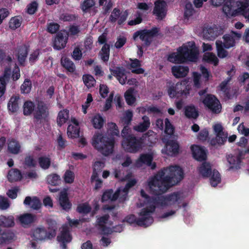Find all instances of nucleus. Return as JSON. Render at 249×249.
I'll list each match as a JSON object with an SVG mask.
<instances>
[{
  "mask_svg": "<svg viewBox=\"0 0 249 249\" xmlns=\"http://www.w3.org/2000/svg\"><path fill=\"white\" fill-rule=\"evenodd\" d=\"M183 178V173L179 166H170L161 170L149 178L147 184L152 193L160 195L165 192L170 186L178 183Z\"/></svg>",
  "mask_w": 249,
  "mask_h": 249,
  "instance_id": "nucleus-1",
  "label": "nucleus"
},
{
  "mask_svg": "<svg viewBox=\"0 0 249 249\" xmlns=\"http://www.w3.org/2000/svg\"><path fill=\"white\" fill-rule=\"evenodd\" d=\"M141 195L142 198L146 200L145 205L149 206L151 209L154 207H161L162 208H171V210L164 213L161 218H166L173 216L181 207V204L183 199L181 193L174 192L165 196H157L154 198H150L143 190L141 191Z\"/></svg>",
  "mask_w": 249,
  "mask_h": 249,
  "instance_id": "nucleus-2",
  "label": "nucleus"
},
{
  "mask_svg": "<svg viewBox=\"0 0 249 249\" xmlns=\"http://www.w3.org/2000/svg\"><path fill=\"white\" fill-rule=\"evenodd\" d=\"M107 133L112 136L107 137L99 132L95 133L92 139V145L105 156H108L113 151L114 140L113 136L119 135V131L115 123L107 124Z\"/></svg>",
  "mask_w": 249,
  "mask_h": 249,
  "instance_id": "nucleus-3",
  "label": "nucleus"
},
{
  "mask_svg": "<svg viewBox=\"0 0 249 249\" xmlns=\"http://www.w3.org/2000/svg\"><path fill=\"white\" fill-rule=\"evenodd\" d=\"M198 54V49L194 42H189L178 49L177 52L169 55L168 60L173 63H182L187 61H196Z\"/></svg>",
  "mask_w": 249,
  "mask_h": 249,
  "instance_id": "nucleus-4",
  "label": "nucleus"
},
{
  "mask_svg": "<svg viewBox=\"0 0 249 249\" xmlns=\"http://www.w3.org/2000/svg\"><path fill=\"white\" fill-rule=\"evenodd\" d=\"M141 201L143 203H140L139 207H145L142 209L139 213V217L136 218L134 215H130L125 217V220L130 224L136 223L137 225L140 226L147 227L150 225L153 222V219L152 217V214L154 212V208L151 207V209L149 206L146 205V200L142 197Z\"/></svg>",
  "mask_w": 249,
  "mask_h": 249,
  "instance_id": "nucleus-5",
  "label": "nucleus"
},
{
  "mask_svg": "<svg viewBox=\"0 0 249 249\" xmlns=\"http://www.w3.org/2000/svg\"><path fill=\"white\" fill-rule=\"evenodd\" d=\"M142 141L141 139L133 135H129L124 140L122 145L125 151L135 153L142 148Z\"/></svg>",
  "mask_w": 249,
  "mask_h": 249,
  "instance_id": "nucleus-6",
  "label": "nucleus"
},
{
  "mask_svg": "<svg viewBox=\"0 0 249 249\" xmlns=\"http://www.w3.org/2000/svg\"><path fill=\"white\" fill-rule=\"evenodd\" d=\"M159 29L153 28L151 30H143L136 32L133 36L134 40H136L138 37L144 42L145 45H149L152 42L154 37L158 35Z\"/></svg>",
  "mask_w": 249,
  "mask_h": 249,
  "instance_id": "nucleus-7",
  "label": "nucleus"
},
{
  "mask_svg": "<svg viewBox=\"0 0 249 249\" xmlns=\"http://www.w3.org/2000/svg\"><path fill=\"white\" fill-rule=\"evenodd\" d=\"M213 129L216 135V137L215 140H211V143L214 145L216 144H223L226 141L228 135L223 131V128L221 124H215L213 125Z\"/></svg>",
  "mask_w": 249,
  "mask_h": 249,
  "instance_id": "nucleus-8",
  "label": "nucleus"
},
{
  "mask_svg": "<svg viewBox=\"0 0 249 249\" xmlns=\"http://www.w3.org/2000/svg\"><path fill=\"white\" fill-rule=\"evenodd\" d=\"M203 104L213 113H219L221 110V105L215 96L207 95L203 100Z\"/></svg>",
  "mask_w": 249,
  "mask_h": 249,
  "instance_id": "nucleus-9",
  "label": "nucleus"
},
{
  "mask_svg": "<svg viewBox=\"0 0 249 249\" xmlns=\"http://www.w3.org/2000/svg\"><path fill=\"white\" fill-rule=\"evenodd\" d=\"M185 89H186L185 81H182L170 86L168 90V93L171 98L178 97L183 95L186 96L188 92H186Z\"/></svg>",
  "mask_w": 249,
  "mask_h": 249,
  "instance_id": "nucleus-10",
  "label": "nucleus"
},
{
  "mask_svg": "<svg viewBox=\"0 0 249 249\" xmlns=\"http://www.w3.org/2000/svg\"><path fill=\"white\" fill-rule=\"evenodd\" d=\"M136 180L135 179H131L128 181L124 187H120L115 193L114 199H119L120 202H123L125 200L127 197V193L129 188L134 186L136 183Z\"/></svg>",
  "mask_w": 249,
  "mask_h": 249,
  "instance_id": "nucleus-11",
  "label": "nucleus"
},
{
  "mask_svg": "<svg viewBox=\"0 0 249 249\" xmlns=\"http://www.w3.org/2000/svg\"><path fill=\"white\" fill-rule=\"evenodd\" d=\"M242 36V34L239 32L231 31L230 33L225 35L223 36L224 42L223 45L226 49H229L233 47L236 42Z\"/></svg>",
  "mask_w": 249,
  "mask_h": 249,
  "instance_id": "nucleus-12",
  "label": "nucleus"
},
{
  "mask_svg": "<svg viewBox=\"0 0 249 249\" xmlns=\"http://www.w3.org/2000/svg\"><path fill=\"white\" fill-rule=\"evenodd\" d=\"M166 6V3L164 1L159 0L155 2L153 13L158 19H162L165 17L167 11Z\"/></svg>",
  "mask_w": 249,
  "mask_h": 249,
  "instance_id": "nucleus-13",
  "label": "nucleus"
},
{
  "mask_svg": "<svg viewBox=\"0 0 249 249\" xmlns=\"http://www.w3.org/2000/svg\"><path fill=\"white\" fill-rule=\"evenodd\" d=\"M68 38V34L66 31L59 33L55 37L53 47L56 50H60L64 48L66 45Z\"/></svg>",
  "mask_w": 249,
  "mask_h": 249,
  "instance_id": "nucleus-14",
  "label": "nucleus"
},
{
  "mask_svg": "<svg viewBox=\"0 0 249 249\" xmlns=\"http://www.w3.org/2000/svg\"><path fill=\"white\" fill-rule=\"evenodd\" d=\"M239 1H227L223 7V11L227 17L235 16L238 15L237 3Z\"/></svg>",
  "mask_w": 249,
  "mask_h": 249,
  "instance_id": "nucleus-15",
  "label": "nucleus"
},
{
  "mask_svg": "<svg viewBox=\"0 0 249 249\" xmlns=\"http://www.w3.org/2000/svg\"><path fill=\"white\" fill-rule=\"evenodd\" d=\"M57 240L62 243L61 248L63 249H66L65 243H69L71 240L69 228L67 226H64L62 227L60 233L57 236Z\"/></svg>",
  "mask_w": 249,
  "mask_h": 249,
  "instance_id": "nucleus-16",
  "label": "nucleus"
},
{
  "mask_svg": "<svg viewBox=\"0 0 249 249\" xmlns=\"http://www.w3.org/2000/svg\"><path fill=\"white\" fill-rule=\"evenodd\" d=\"M109 215L106 214L97 218V222L104 234H109L112 231L111 229L108 226L112 225V223L108 221Z\"/></svg>",
  "mask_w": 249,
  "mask_h": 249,
  "instance_id": "nucleus-17",
  "label": "nucleus"
},
{
  "mask_svg": "<svg viewBox=\"0 0 249 249\" xmlns=\"http://www.w3.org/2000/svg\"><path fill=\"white\" fill-rule=\"evenodd\" d=\"M162 140L165 142L164 139H163ZM178 144L177 142L169 141L166 142L165 146L162 149V152L169 156H173L178 153Z\"/></svg>",
  "mask_w": 249,
  "mask_h": 249,
  "instance_id": "nucleus-18",
  "label": "nucleus"
},
{
  "mask_svg": "<svg viewBox=\"0 0 249 249\" xmlns=\"http://www.w3.org/2000/svg\"><path fill=\"white\" fill-rule=\"evenodd\" d=\"M48 108L47 106L42 102H39L37 107L35 109L34 116L36 119H42L48 115Z\"/></svg>",
  "mask_w": 249,
  "mask_h": 249,
  "instance_id": "nucleus-19",
  "label": "nucleus"
},
{
  "mask_svg": "<svg viewBox=\"0 0 249 249\" xmlns=\"http://www.w3.org/2000/svg\"><path fill=\"white\" fill-rule=\"evenodd\" d=\"M71 124L68 127L67 135L69 138H75L79 136V124L74 118H71Z\"/></svg>",
  "mask_w": 249,
  "mask_h": 249,
  "instance_id": "nucleus-20",
  "label": "nucleus"
},
{
  "mask_svg": "<svg viewBox=\"0 0 249 249\" xmlns=\"http://www.w3.org/2000/svg\"><path fill=\"white\" fill-rule=\"evenodd\" d=\"M203 37L206 39L213 40L221 34L215 26H206L203 30Z\"/></svg>",
  "mask_w": 249,
  "mask_h": 249,
  "instance_id": "nucleus-21",
  "label": "nucleus"
},
{
  "mask_svg": "<svg viewBox=\"0 0 249 249\" xmlns=\"http://www.w3.org/2000/svg\"><path fill=\"white\" fill-rule=\"evenodd\" d=\"M127 16L128 13L126 11L121 13L119 10L115 8L112 12L109 19L112 22L118 20V24H121L126 20Z\"/></svg>",
  "mask_w": 249,
  "mask_h": 249,
  "instance_id": "nucleus-22",
  "label": "nucleus"
},
{
  "mask_svg": "<svg viewBox=\"0 0 249 249\" xmlns=\"http://www.w3.org/2000/svg\"><path fill=\"white\" fill-rule=\"evenodd\" d=\"M156 124L157 127L161 130H163L164 126L165 127L164 132L168 135H172L173 134L174 128L173 126L170 122L168 119H165L164 121V125L163 121L161 119H158L156 121Z\"/></svg>",
  "mask_w": 249,
  "mask_h": 249,
  "instance_id": "nucleus-23",
  "label": "nucleus"
},
{
  "mask_svg": "<svg viewBox=\"0 0 249 249\" xmlns=\"http://www.w3.org/2000/svg\"><path fill=\"white\" fill-rule=\"evenodd\" d=\"M153 159L152 153L142 154L138 159L135 162V165L138 167H141L144 165H150Z\"/></svg>",
  "mask_w": 249,
  "mask_h": 249,
  "instance_id": "nucleus-24",
  "label": "nucleus"
},
{
  "mask_svg": "<svg viewBox=\"0 0 249 249\" xmlns=\"http://www.w3.org/2000/svg\"><path fill=\"white\" fill-rule=\"evenodd\" d=\"M191 150L193 157L196 160L201 161L206 159V153L203 147L198 145H194L192 146Z\"/></svg>",
  "mask_w": 249,
  "mask_h": 249,
  "instance_id": "nucleus-25",
  "label": "nucleus"
},
{
  "mask_svg": "<svg viewBox=\"0 0 249 249\" xmlns=\"http://www.w3.org/2000/svg\"><path fill=\"white\" fill-rule=\"evenodd\" d=\"M10 74V69L6 68L4 70L3 75L0 77V98L5 93L6 83L9 79Z\"/></svg>",
  "mask_w": 249,
  "mask_h": 249,
  "instance_id": "nucleus-26",
  "label": "nucleus"
},
{
  "mask_svg": "<svg viewBox=\"0 0 249 249\" xmlns=\"http://www.w3.org/2000/svg\"><path fill=\"white\" fill-rule=\"evenodd\" d=\"M189 68L187 66L177 65L172 68V72L176 78H181L187 75Z\"/></svg>",
  "mask_w": 249,
  "mask_h": 249,
  "instance_id": "nucleus-27",
  "label": "nucleus"
},
{
  "mask_svg": "<svg viewBox=\"0 0 249 249\" xmlns=\"http://www.w3.org/2000/svg\"><path fill=\"white\" fill-rule=\"evenodd\" d=\"M58 201L63 210L68 211L71 209V204L69 200L68 194L66 191H63L60 193Z\"/></svg>",
  "mask_w": 249,
  "mask_h": 249,
  "instance_id": "nucleus-28",
  "label": "nucleus"
},
{
  "mask_svg": "<svg viewBox=\"0 0 249 249\" xmlns=\"http://www.w3.org/2000/svg\"><path fill=\"white\" fill-rule=\"evenodd\" d=\"M229 163V170L237 169L240 167L241 160L239 155H229L227 158Z\"/></svg>",
  "mask_w": 249,
  "mask_h": 249,
  "instance_id": "nucleus-29",
  "label": "nucleus"
},
{
  "mask_svg": "<svg viewBox=\"0 0 249 249\" xmlns=\"http://www.w3.org/2000/svg\"><path fill=\"white\" fill-rule=\"evenodd\" d=\"M238 6V15L243 16L247 21L249 22V4L239 1L237 3Z\"/></svg>",
  "mask_w": 249,
  "mask_h": 249,
  "instance_id": "nucleus-30",
  "label": "nucleus"
},
{
  "mask_svg": "<svg viewBox=\"0 0 249 249\" xmlns=\"http://www.w3.org/2000/svg\"><path fill=\"white\" fill-rule=\"evenodd\" d=\"M28 51V48L25 45L20 46L18 49L17 56L20 64H23L24 63L27 57Z\"/></svg>",
  "mask_w": 249,
  "mask_h": 249,
  "instance_id": "nucleus-31",
  "label": "nucleus"
},
{
  "mask_svg": "<svg viewBox=\"0 0 249 249\" xmlns=\"http://www.w3.org/2000/svg\"><path fill=\"white\" fill-rule=\"evenodd\" d=\"M142 119L143 120L142 123L133 127V129L137 132H143L146 131L150 126V121L149 118L146 116H144Z\"/></svg>",
  "mask_w": 249,
  "mask_h": 249,
  "instance_id": "nucleus-32",
  "label": "nucleus"
},
{
  "mask_svg": "<svg viewBox=\"0 0 249 249\" xmlns=\"http://www.w3.org/2000/svg\"><path fill=\"white\" fill-rule=\"evenodd\" d=\"M8 150L11 153L17 154L20 150V145L16 140L11 139H9L7 142Z\"/></svg>",
  "mask_w": 249,
  "mask_h": 249,
  "instance_id": "nucleus-33",
  "label": "nucleus"
},
{
  "mask_svg": "<svg viewBox=\"0 0 249 249\" xmlns=\"http://www.w3.org/2000/svg\"><path fill=\"white\" fill-rule=\"evenodd\" d=\"M24 204L26 205H29L30 208L37 210L41 206V202L36 197L31 198L30 196H27L24 201Z\"/></svg>",
  "mask_w": 249,
  "mask_h": 249,
  "instance_id": "nucleus-34",
  "label": "nucleus"
},
{
  "mask_svg": "<svg viewBox=\"0 0 249 249\" xmlns=\"http://www.w3.org/2000/svg\"><path fill=\"white\" fill-rule=\"evenodd\" d=\"M61 63L68 71L72 73H76L75 65L69 59L63 57L61 60Z\"/></svg>",
  "mask_w": 249,
  "mask_h": 249,
  "instance_id": "nucleus-35",
  "label": "nucleus"
},
{
  "mask_svg": "<svg viewBox=\"0 0 249 249\" xmlns=\"http://www.w3.org/2000/svg\"><path fill=\"white\" fill-rule=\"evenodd\" d=\"M90 122L95 128L100 129L104 125V119L99 114H96L91 118Z\"/></svg>",
  "mask_w": 249,
  "mask_h": 249,
  "instance_id": "nucleus-36",
  "label": "nucleus"
},
{
  "mask_svg": "<svg viewBox=\"0 0 249 249\" xmlns=\"http://www.w3.org/2000/svg\"><path fill=\"white\" fill-rule=\"evenodd\" d=\"M19 96H13L10 99L8 103V108L9 111L12 112H16L18 109Z\"/></svg>",
  "mask_w": 249,
  "mask_h": 249,
  "instance_id": "nucleus-37",
  "label": "nucleus"
},
{
  "mask_svg": "<svg viewBox=\"0 0 249 249\" xmlns=\"http://www.w3.org/2000/svg\"><path fill=\"white\" fill-rule=\"evenodd\" d=\"M113 73L121 84L124 85L125 84L127 78V72L124 69L117 68L114 71Z\"/></svg>",
  "mask_w": 249,
  "mask_h": 249,
  "instance_id": "nucleus-38",
  "label": "nucleus"
},
{
  "mask_svg": "<svg viewBox=\"0 0 249 249\" xmlns=\"http://www.w3.org/2000/svg\"><path fill=\"white\" fill-rule=\"evenodd\" d=\"M32 237L36 240H41L48 237L47 232L43 228H38L34 230Z\"/></svg>",
  "mask_w": 249,
  "mask_h": 249,
  "instance_id": "nucleus-39",
  "label": "nucleus"
},
{
  "mask_svg": "<svg viewBox=\"0 0 249 249\" xmlns=\"http://www.w3.org/2000/svg\"><path fill=\"white\" fill-rule=\"evenodd\" d=\"M131 61L130 64V69L133 73L136 74H142L144 73V70L141 68V62L137 59H130Z\"/></svg>",
  "mask_w": 249,
  "mask_h": 249,
  "instance_id": "nucleus-40",
  "label": "nucleus"
},
{
  "mask_svg": "<svg viewBox=\"0 0 249 249\" xmlns=\"http://www.w3.org/2000/svg\"><path fill=\"white\" fill-rule=\"evenodd\" d=\"M217 54L220 58H224L229 55L228 52L224 49V46L221 40H217L215 42Z\"/></svg>",
  "mask_w": 249,
  "mask_h": 249,
  "instance_id": "nucleus-41",
  "label": "nucleus"
},
{
  "mask_svg": "<svg viewBox=\"0 0 249 249\" xmlns=\"http://www.w3.org/2000/svg\"><path fill=\"white\" fill-rule=\"evenodd\" d=\"M35 219V216L30 213H25L18 217L19 222L23 226L33 223Z\"/></svg>",
  "mask_w": 249,
  "mask_h": 249,
  "instance_id": "nucleus-42",
  "label": "nucleus"
},
{
  "mask_svg": "<svg viewBox=\"0 0 249 249\" xmlns=\"http://www.w3.org/2000/svg\"><path fill=\"white\" fill-rule=\"evenodd\" d=\"M69 118V111L68 110L64 109L61 110L57 116V123L59 126L62 125L66 123Z\"/></svg>",
  "mask_w": 249,
  "mask_h": 249,
  "instance_id": "nucleus-43",
  "label": "nucleus"
},
{
  "mask_svg": "<svg viewBox=\"0 0 249 249\" xmlns=\"http://www.w3.org/2000/svg\"><path fill=\"white\" fill-rule=\"evenodd\" d=\"M0 223L5 227H12L15 225L14 218L12 215L0 216Z\"/></svg>",
  "mask_w": 249,
  "mask_h": 249,
  "instance_id": "nucleus-44",
  "label": "nucleus"
},
{
  "mask_svg": "<svg viewBox=\"0 0 249 249\" xmlns=\"http://www.w3.org/2000/svg\"><path fill=\"white\" fill-rule=\"evenodd\" d=\"M203 61L213 64L214 66L218 65L219 60L215 54L212 53H206L203 57Z\"/></svg>",
  "mask_w": 249,
  "mask_h": 249,
  "instance_id": "nucleus-45",
  "label": "nucleus"
},
{
  "mask_svg": "<svg viewBox=\"0 0 249 249\" xmlns=\"http://www.w3.org/2000/svg\"><path fill=\"white\" fill-rule=\"evenodd\" d=\"M7 178L10 182L16 181L21 179V175L18 170L11 169L8 173Z\"/></svg>",
  "mask_w": 249,
  "mask_h": 249,
  "instance_id": "nucleus-46",
  "label": "nucleus"
},
{
  "mask_svg": "<svg viewBox=\"0 0 249 249\" xmlns=\"http://www.w3.org/2000/svg\"><path fill=\"white\" fill-rule=\"evenodd\" d=\"M185 114L189 118H196L198 116V112L193 106H188L185 107Z\"/></svg>",
  "mask_w": 249,
  "mask_h": 249,
  "instance_id": "nucleus-47",
  "label": "nucleus"
},
{
  "mask_svg": "<svg viewBox=\"0 0 249 249\" xmlns=\"http://www.w3.org/2000/svg\"><path fill=\"white\" fill-rule=\"evenodd\" d=\"M110 46L108 44H105L100 52L101 58L104 61L108 60L109 56Z\"/></svg>",
  "mask_w": 249,
  "mask_h": 249,
  "instance_id": "nucleus-48",
  "label": "nucleus"
},
{
  "mask_svg": "<svg viewBox=\"0 0 249 249\" xmlns=\"http://www.w3.org/2000/svg\"><path fill=\"white\" fill-rule=\"evenodd\" d=\"M94 0H85L80 5L82 10L85 12H88L95 5Z\"/></svg>",
  "mask_w": 249,
  "mask_h": 249,
  "instance_id": "nucleus-49",
  "label": "nucleus"
},
{
  "mask_svg": "<svg viewBox=\"0 0 249 249\" xmlns=\"http://www.w3.org/2000/svg\"><path fill=\"white\" fill-rule=\"evenodd\" d=\"M15 235L13 232L7 231L0 234V244H5L13 240Z\"/></svg>",
  "mask_w": 249,
  "mask_h": 249,
  "instance_id": "nucleus-50",
  "label": "nucleus"
},
{
  "mask_svg": "<svg viewBox=\"0 0 249 249\" xmlns=\"http://www.w3.org/2000/svg\"><path fill=\"white\" fill-rule=\"evenodd\" d=\"M60 177L56 174L49 175L47 177V182L48 184L55 186L58 185L60 182Z\"/></svg>",
  "mask_w": 249,
  "mask_h": 249,
  "instance_id": "nucleus-51",
  "label": "nucleus"
},
{
  "mask_svg": "<svg viewBox=\"0 0 249 249\" xmlns=\"http://www.w3.org/2000/svg\"><path fill=\"white\" fill-rule=\"evenodd\" d=\"M134 89L130 88L124 94V97L127 104L129 105H133L136 101V98L133 94Z\"/></svg>",
  "mask_w": 249,
  "mask_h": 249,
  "instance_id": "nucleus-52",
  "label": "nucleus"
},
{
  "mask_svg": "<svg viewBox=\"0 0 249 249\" xmlns=\"http://www.w3.org/2000/svg\"><path fill=\"white\" fill-rule=\"evenodd\" d=\"M199 173L204 177H208L211 172V166L209 163L204 162L199 168Z\"/></svg>",
  "mask_w": 249,
  "mask_h": 249,
  "instance_id": "nucleus-53",
  "label": "nucleus"
},
{
  "mask_svg": "<svg viewBox=\"0 0 249 249\" xmlns=\"http://www.w3.org/2000/svg\"><path fill=\"white\" fill-rule=\"evenodd\" d=\"M34 104L31 101H26L23 105V113L25 115H30L35 110Z\"/></svg>",
  "mask_w": 249,
  "mask_h": 249,
  "instance_id": "nucleus-54",
  "label": "nucleus"
},
{
  "mask_svg": "<svg viewBox=\"0 0 249 249\" xmlns=\"http://www.w3.org/2000/svg\"><path fill=\"white\" fill-rule=\"evenodd\" d=\"M221 181V177L219 172L213 170V175L210 178V183L212 186L215 187Z\"/></svg>",
  "mask_w": 249,
  "mask_h": 249,
  "instance_id": "nucleus-55",
  "label": "nucleus"
},
{
  "mask_svg": "<svg viewBox=\"0 0 249 249\" xmlns=\"http://www.w3.org/2000/svg\"><path fill=\"white\" fill-rule=\"evenodd\" d=\"M83 80L85 85L88 88L92 87L95 84V80L93 77L89 74H85L83 76Z\"/></svg>",
  "mask_w": 249,
  "mask_h": 249,
  "instance_id": "nucleus-56",
  "label": "nucleus"
},
{
  "mask_svg": "<svg viewBox=\"0 0 249 249\" xmlns=\"http://www.w3.org/2000/svg\"><path fill=\"white\" fill-rule=\"evenodd\" d=\"M238 80L241 83H247V85L245 86V90L248 91L249 90V73L244 72L241 74L238 77Z\"/></svg>",
  "mask_w": 249,
  "mask_h": 249,
  "instance_id": "nucleus-57",
  "label": "nucleus"
},
{
  "mask_svg": "<svg viewBox=\"0 0 249 249\" xmlns=\"http://www.w3.org/2000/svg\"><path fill=\"white\" fill-rule=\"evenodd\" d=\"M21 23V19L18 17L12 18L9 22V27L12 29H16L20 27Z\"/></svg>",
  "mask_w": 249,
  "mask_h": 249,
  "instance_id": "nucleus-58",
  "label": "nucleus"
},
{
  "mask_svg": "<svg viewBox=\"0 0 249 249\" xmlns=\"http://www.w3.org/2000/svg\"><path fill=\"white\" fill-rule=\"evenodd\" d=\"M38 162L40 167L44 169H48L51 163L50 159L46 157L39 158L38 159Z\"/></svg>",
  "mask_w": 249,
  "mask_h": 249,
  "instance_id": "nucleus-59",
  "label": "nucleus"
},
{
  "mask_svg": "<svg viewBox=\"0 0 249 249\" xmlns=\"http://www.w3.org/2000/svg\"><path fill=\"white\" fill-rule=\"evenodd\" d=\"M63 178L66 183H71L74 181V174L72 171L67 170L64 174Z\"/></svg>",
  "mask_w": 249,
  "mask_h": 249,
  "instance_id": "nucleus-60",
  "label": "nucleus"
},
{
  "mask_svg": "<svg viewBox=\"0 0 249 249\" xmlns=\"http://www.w3.org/2000/svg\"><path fill=\"white\" fill-rule=\"evenodd\" d=\"M91 180L92 182H95V189L97 190L101 188L102 181L99 178L98 176H97L96 172L92 174L91 177Z\"/></svg>",
  "mask_w": 249,
  "mask_h": 249,
  "instance_id": "nucleus-61",
  "label": "nucleus"
},
{
  "mask_svg": "<svg viewBox=\"0 0 249 249\" xmlns=\"http://www.w3.org/2000/svg\"><path fill=\"white\" fill-rule=\"evenodd\" d=\"M117 160H121L119 162V163L121 164L123 167H127L132 163L131 159L128 157H126L124 159V161H122V156L120 155H117L114 159L115 161H117Z\"/></svg>",
  "mask_w": 249,
  "mask_h": 249,
  "instance_id": "nucleus-62",
  "label": "nucleus"
},
{
  "mask_svg": "<svg viewBox=\"0 0 249 249\" xmlns=\"http://www.w3.org/2000/svg\"><path fill=\"white\" fill-rule=\"evenodd\" d=\"M114 196H115V193L113 194V191L111 190L107 191L104 193L102 197V201L104 202L107 201L108 200H115V199H114Z\"/></svg>",
  "mask_w": 249,
  "mask_h": 249,
  "instance_id": "nucleus-63",
  "label": "nucleus"
},
{
  "mask_svg": "<svg viewBox=\"0 0 249 249\" xmlns=\"http://www.w3.org/2000/svg\"><path fill=\"white\" fill-rule=\"evenodd\" d=\"M132 117V112L129 110H127L122 119V122L125 124L128 125L131 122Z\"/></svg>",
  "mask_w": 249,
  "mask_h": 249,
  "instance_id": "nucleus-64",
  "label": "nucleus"
}]
</instances>
